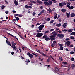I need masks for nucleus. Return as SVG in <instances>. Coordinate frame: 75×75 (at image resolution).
<instances>
[{
    "mask_svg": "<svg viewBox=\"0 0 75 75\" xmlns=\"http://www.w3.org/2000/svg\"><path fill=\"white\" fill-rule=\"evenodd\" d=\"M43 39H45V40L46 41H49V40H51V38H49L47 37V35H44L42 37Z\"/></svg>",
    "mask_w": 75,
    "mask_h": 75,
    "instance_id": "nucleus-1",
    "label": "nucleus"
},
{
    "mask_svg": "<svg viewBox=\"0 0 75 75\" xmlns=\"http://www.w3.org/2000/svg\"><path fill=\"white\" fill-rule=\"evenodd\" d=\"M44 4L47 6L51 5L52 4V2L51 1H49L48 2H45L44 3Z\"/></svg>",
    "mask_w": 75,
    "mask_h": 75,
    "instance_id": "nucleus-2",
    "label": "nucleus"
},
{
    "mask_svg": "<svg viewBox=\"0 0 75 75\" xmlns=\"http://www.w3.org/2000/svg\"><path fill=\"white\" fill-rule=\"evenodd\" d=\"M52 34H53V35H52L50 36H49V37L50 38L56 37V35H57V33L55 31H53V32H52Z\"/></svg>",
    "mask_w": 75,
    "mask_h": 75,
    "instance_id": "nucleus-3",
    "label": "nucleus"
},
{
    "mask_svg": "<svg viewBox=\"0 0 75 75\" xmlns=\"http://www.w3.org/2000/svg\"><path fill=\"white\" fill-rule=\"evenodd\" d=\"M43 35V33H37V34L36 35V37L37 38H38L40 37H41Z\"/></svg>",
    "mask_w": 75,
    "mask_h": 75,
    "instance_id": "nucleus-4",
    "label": "nucleus"
},
{
    "mask_svg": "<svg viewBox=\"0 0 75 75\" xmlns=\"http://www.w3.org/2000/svg\"><path fill=\"white\" fill-rule=\"evenodd\" d=\"M44 25H41L38 27V29L39 30H42L43 28H44Z\"/></svg>",
    "mask_w": 75,
    "mask_h": 75,
    "instance_id": "nucleus-5",
    "label": "nucleus"
},
{
    "mask_svg": "<svg viewBox=\"0 0 75 75\" xmlns=\"http://www.w3.org/2000/svg\"><path fill=\"white\" fill-rule=\"evenodd\" d=\"M67 45L68 46H69L71 45V42L69 41H67L65 43V45Z\"/></svg>",
    "mask_w": 75,
    "mask_h": 75,
    "instance_id": "nucleus-6",
    "label": "nucleus"
},
{
    "mask_svg": "<svg viewBox=\"0 0 75 75\" xmlns=\"http://www.w3.org/2000/svg\"><path fill=\"white\" fill-rule=\"evenodd\" d=\"M12 46H11V47H16V46L15 45H16V43H15L14 42V41H12Z\"/></svg>",
    "mask_w": 75,
    "mask_h": 75,
    "instance_id": "nucleus-7",
    "label": "nucleus"
},
{
    "mask_svg": "<svg viewBox=\"0 0 75 75\" xmlns=\"http://www.w3.org/2000/svg\"><path fill=\"white\" fill-rule=\"evenodd\" d=\"M55 71H55L54 73H57V74H59V72H58L59 71L58 69L57 68V67H55Z\"/></svg>",
    "mask_w": 75,
    "mask_h": 75,
    "instance_id": "nucleus-8",
    "label": "nucleus"
},
{
    "mask_svg": "<svg viewBox=\"0 0 75 75\" xmlns=\"http://www.w3.org/2000/svg\"><path fill=\"white\" fill-rule=\"evenodd\" d=\"M6 41L7 44L8 45H9L10 46H11V44L10 43V42L9 41H8L7 40H6Z\"/></svg>",
    "mask_w": 75,
    "mask_h": 75,
    "instance_id": "nucleus-9",
    "label": "nucleus"
},
{
    "mask_svg": "<svg viewBox=\"0 0 75 75\" xmlns=\"http://www.w3.org/2000/svg\"><path fill=\"white\" fill-rule=\"evenodd\" d=\"M67 24V23H64L63 25H62L63 28H66V26Z\"/></svg>",
    "mask_w": 75,
    "mask_h": 75,
    "instance_id": "nucleus-10",
    "label": "nucleus"
},
{
    "mask_svg": "<svg viewBox=\"0 0 75 75\" xmlns=\"http://www.w3.org/2000/svg\"><path fill=\"white\" fill-rule=\"evenodd\" d=\"M70 16L71 17H74L75 16V13H71Z\"/></svg>",
    "mask_w": 75,
    "mask_h": 75,
    "instance_id": "nucleus-11",
    "label": "nucleus"
},
{
    "mask_svg": "<svg viewBox=\"0 0 75 75\" xmlns=\"http://www.w3.org/2000/svg\"><path fill=\"white\" fill-rule=\"evenodd\" d=\"M14 3L16 5H18V2L16 0H15L14 1Z\"/></svg>",
    "mask_w": 75,
    "mask_h": 75,
    "instance_id": "nucleus-12",
    "label": "nucleus"
},
{
    "mask_svg": "<svg viewBox=\"0 0 75 75\" xmlns=\"http://www.w3.org/2000/svg\"><path fill=\"white\" fill-rule=\"evenodd\" d=\"M61 23L57 24L56 25V26H57L58 27H59L61 26Z\"/></svg>",
    "mask_w": 75,
    "mask_h": 75,
    "instance_id": "nucleus-13",
    "label": "nucleus"
},
{
    "mask_svg": "<svg viewBox=\"0 0 75 75\" xmlns=\"http://www.w3.org/2000/svg\"><path fill=\"white\" fill-rule=\"evenodd\" d=\"M66 10L65 9H62L61 10V11L63 13L66 12Z\"/></svg>",
    "mask_w": 75,
    "mask_h": 75,
    "instance_id": "nucleus-14",
    "label": "nucleus"
},
{
    "mask_svg": "<svg viewBox=\"0 0 75 75\" xmlns=\"http://www.w3.org/2000/svg\"><path fill=\"white\" fill-rule=\"evenodd\" d=\"M39 4H42V2L41 1H39L38 0L36 1Z\"/></svg>",
    "mask_w": 75,
    "mask_h": 75,
    "instance_id": "nucleus-15",
    "label": "nucleus"
},
{
    "mask_svg": "<svg viewBox=\"0 0 75 75\" xmlns=\"http://www.w3.org/2000/svg\"><path fill=\"white\" fill-rule=\"evenodd\" d=\"M70 35H75V32H73L71 33Z\"/></svg>",
    "mask_w": 75,
    "mask_h": 75,
    "instance_id": "nucleus-16",
    "label": "nucleus"
},
{
    "mask_svg": "<svg viewBox=\"0 0 75 75\" xmlns=\"http://www.w3.org/2000/svg\"><path fill=\"white\" fill-rule=\"evenodd\" d=\"M66 16L67 18H69L70 15L68 13H66Z\"/></svg>",
    "mask_w": 75,
    "mask_h": 75,
    "instance_id": "nucleus-17",
    "label": "nucleus"
},
{
    "mask_svg": "<svg viewBox=\"0 0 75 75\" xmlns=\"http://www.w3.org/2000/svg\"><path fill=\"white\" fill-rule=\"evenodd\" d=\"M56 38L55 37H53L52 38V39H51V41H52L53 40H55Z\"/></svg>",
    "mask_w": 75,
    "mask_h": 75,
    "instance_id": "nucleus-18",
    "label": "nucleus"
},
{
    "mask_svg": "<svg viewBox=\"0 0 75 75\" xmlns=\"http://www.w3.org/2000/svg\"><path fill=\"white\" fill-rule=\"evenodd\" d=\"M29 57L30 59H32L33 58V55L32 54L29 55Z\"/></svg>",
    "mask_w": 75,
    "mask_h": 75,
    "instance_id": "nucleus-19",
    "label": "nucleus"
},
{
    "mask_svg": "<svg viewBox=\"0 0 75 75\" xmlns=\"http://www.w3.org/2000/svg\"><path fill=\"white\" fill-rule=\"evenodd\" d=\"M59 6H60L61 7H62L63 6V5L61 3H59Z\"/></svg>",
    "mask_w": 75,
    "mask_h": 75,
    "instance_id": "nucleus-20",
    "label": "nucleus"
},
{
    "mask_svg": "<svg viewBox=\"0 0 75 75\" xmlns=\"http://www.w3.org/2000/svg\"><path fill=\"white\" fill-rule=\"evenodd\" d=\"M40 54L42 55L43 56H46V54H45L43 53L42 52Z\"/></svg>",
    "mask_w": 75,
    "mask_h": 75,
    "instance_id": "nucleus-21",
    "label": "nucleus"
},
{
    "mask_svg": "<svg viewBox=\"0 0 75 75\" xmlns=\"http://www.w3.org/2000/svg\"><path fill=\"white\" fill-rule=\"evenodd\" d=\"M74 8V7L72 6H71L69 8V9L72 10Z\"/></svg>",
    "mask_w": 75,
    "mask_h": 75,
    "instance_id": "nucleus-22",
    "label": "nucleus"
},
{
    "mask_svg": "<svg viewBox=\"0 0 75 75\" xmlns=\"http://www.w3.org/2000/svg\"><path fill=\"white\" fill-rule=\"evenodd\" d=\"M53 44H54L55 45H56L57 44V43H56V41H53Z\"/></svg>",
    "mask_w": 75,
    "mask_h": 75,
    "instance_id": "nucleus-23",
    "label": "nucleus"
},
{
    "mask_svg": "<svg viewBox=\"0 0 75 75\" xmlns=\"http://www.w3.org/2000/svg\"><path fill=\"white\" fill-rule=\"evenodd\" d=\"M15 18L16 20L17 21L19 20V19L18 17H16V16H15Z\"/></svg>",
    "mask_w": 75,
    "mask_h": 75,
    "instance_id": "nucleus-24",
    "label": "nucleus"
},
{
    "mask_svg": "<svg viewBox=\"0 0 75 75\" xmlns=\"http://www.w3.org/2000/svg\"><path fill=\"white\" fill-rule=\"evenodd\" d=\"M70 38L71 39H74L75 38L74 37H73V36H71L70 37Z\"/></svg>",
    "mask_w": 75,
    "mask_h": 75,
    "instance_id": "nucleus-25",
    "label": "nucleus"
},
{
    "mask_svg": "<svg viewBox=\"0 0 75 75\" xmlns=\"http://www.w3.org/2000/svg\"><path fill=\"white\" fill-rule=\"evenodd\" d=\"M29 6H28V5H26L25 6V8H26V9H28V7H29Z\"/></svg>",
    "mask_w": 75,
    "mask_h": 75,
    "instance_id": "nucleus-26",
    "label": "nucleus"
},
{
    "mask_svg": "<svg viewBox=\"0 0 75 75\" xmlns=\"http://www.w3.org/2000/svg\"><path fill=\"white\" fill-rule=\"evenodd\" d=\"M36 13H35V11L33 12V13H32V15L33 16H35V15H36Z\"/></svg>",
    "mask_w": 75,
    "mask_h": 75,
    "instance_id": "nucleus-27",
    "label": "nucleus"
},
{
    "mask_svg": "<svg viewBox=\"0 0 75 75\" xmlns=\"http://www.w3.org/2000/svg\"><path fill=\"white\" fill-rule=\"evenodd\" d=\"M5 8V6L4 5H2V6H1V9H3L4 8Z\"/></svg>",
    "mask_w": 75,
    "mask_h": 75,
    "instance_id": "nucleus-28",
    "label": "nucleus"
},
{
    "mask_svg": "<svg viewBox=\"0 0 75 75\" xmlns=\"http://www.w3.org/2000/svg\"><path fill=\"white\" fill-rule=\"evenodd\" d=\"M7 33V34H8V35H9L11 36H12L13 37H14V35H12L11 34H10L9 33Z\"/></svg>",
    "mask_w": 75,
    "mask_h": 75,
    "instance_id": "nucleus-29",
    "label": "nucleus"
},
{
    "mask_svg": "<svg viewBox=\"0 0 75 75\" xmlns=\"http://www.w3.org/2000/svg\"><path fill=\"white\" fill-rule=\"evenodd\" d=\"M48 11L50 13H51L52 12V11L51 9L49 8L48 9Z\"/></svg>",
    "mask_w": 75,
    "mask_h": 75,
    "instance_id": "nucleus-30",
    "label": "nucleus"
},
{
    "mask_svg": "<svg viewBox=\"0 0 75 75\" xmlns=\"http://www.w3.org/2000/svg\"><path fill=\"white\" fill-rule=\"evenodd\" d=\"M72 68V69H74L75 67V65L74 64H73L71 66Z\"/></svg>",
    "mask_w": 75,
    "mask_h": 75,
    "instance_id": "nucleus-31",
    "label": "nucleus"
},
{
    "mask_svg": "<svg viewBox=\"0 0 75 75\" xmlns=\"http://www.w3.org/2000/svg\"><path fill=\"white\" fill-rule=\"evenodd\" d=\"M63 50V47H60L59 48V50Z\"/></svg>",
    "mask_w": 75,
    "mask_h": 75,
    "instance_id": "nucleus-32",
    "label": "nucleus"
},
{
    "mask_svg": "<svg viewBox=\"0 0 75 75\" xmlns=\"http://www.w3.org/2000/svg\"><path fill=\"white\" fill-rule=\"evenodd\" d=\"M64 37V35L60 34V38H63Z\"/></svg>",
    "mask_w": 75,
    "mask_h": 75,
    "instance_id": "nucleus-33",
    "label": "nucleus"
},
{
    "mask_svg": "<svg viewBox=\"0 0 75 75\" xmlns=\"http://www.w3.org/2000/svg\"><path fill=\"white\" fill-rule=\"evenodd\" d=\"M57 15H57V14H55L54 17V19H56L57 18Z\"/></svg>",
    "mask_w": 75,
    "mask_h": 75,
    "instance_id": "nucleus-34",
    "label": "nucleus"
},
{
    "mask_svg": "<svg viewBox=\"0 0 75 75\" xmlns=\"http://www.w3.org/2000/svg\"><path fill=\"white\" fill-rule=\"evenodd\" d=\"M45 10L43 9L40 12V13H42L44 12Z\"/></svg>",
    "mask_w": 75,
    "mask_h": 75,
    "instance_id": "nucleus-35",
    "label": "nucleus"
},
{
    "mask_svg": "<svg viewBox=\"0 0 75 75\" xmlns=\"http://www.w3.org/2000/svg\"><path fill=\"white\" fill-rule=\"evenodd\" d=\"M67 6V8H68L69 9V8H70V5H68L67 4L66 5Z\"/></svg>",
    "mask_w": 75,
    "mask_h": 75,
    "instance_id": "nucleus-36",
    "label": "nucleus"
},
{
    "mask_svg": "<svg viewBox=\"0 0 75 75\" xmlns=\"http://www.w3.org/2000/svg\"><path fill=\"white\" fill-rule=\"evenodd\" d=\"M68 32H72V30L71 29H70L69 30H68Z\"/></svg>",
    "mask_w": 75,
    "mask_h": 75,
    "instance_id": "nucleus-37",
    "label": "nucleus"
},
{
    "mask_svg": "<svg viewBox=\"0 0 75 75\" xmlns=\"http://www.w3.org/2000/svg\"><path fill=\"white\" fill-rule=\"evenodd\" d=\"M60 35L61 34H57V37H59V38H60L61 37H60Z\"/></svg>",
    "mask_w": 75,
    "mask_h": 75,
    "instance_id": "nucleus-38",
    "label": "nucleus"
},
{
    "mask_svg": "<svg viewBox=\"0 0 75 75\" xmlns=\"http://www.w3.org/2000/svg\"><path fill=\"white\" fill-rule=\"evenodd\" d=\"M62 63L63 64H64V65H66V64H67V63L66 62H63Z\"/></svg>",
    "mask_w": 75,
    "mask_h": 75,
    "instance_id": "nucleus-39",
    "label": "nucleus"
},
{
    "mask_svg": "<svg viewBox=\"0 0 75 75\" xmlns=\"http://www.w3.org/2000/svg\"><path fill=\"white\" fill-rule=\"evenodd\" d=\"M54 21L53 20H52V21H51L50 22V24L52 23H53Z\"/></svg>",
    "mask_w": 75,
    "mask_h": 75,
    "instance_id": "nucleus-40",
    "label": "nucleus"
},
{
    "mask_svg": "<svg viewBox=\"0 0 75 75\" xmlns=\"http://www.w3.org/2000/svg\"><path fill=\"white\" fill-rule=\"evenodd\" d=\"M59 59H60V61H63L62 58V57H59Z\"/></svg>",
    "mask_w": 75,
    "mask_h": 75,
    "instance_id": "nucleus-41",
    "label": "nucleus"
},
{
    "mask_svg": "<svg viewBox=\"0 0 75 75\" xmlns=\"http://www.w3.org/2000/svg\"><path fill=\"white\" fill-rule=\"evenodd\" d=\"M49 31H45V34H47V33H49Z\"/></svg>",
    "mask_w": 75,
    "mask_h": 75,
    "instance_id": "nucleus-42",
    "label": "nucleus"
},
{
    "mask_svg": "<svg viewBox=\"0 0 75 75\" xmlns=\"http://www.w3.org/2000/svg\"><path fill=\"white\" fill-rule=\"evenodd\" d=\"M42 1L44 2H48L49 1L48 0H42Z\"/></svg>",
    "mask_w": 75,
    "mask_h": 75,
    "instance_id": "nucleus-43",
    "label": "nucleus"
},
{
    "mask_svg": "<svg viewBox=\"0 0 75 75\" xmlns=\"http://www.w3.org/2000/svg\"><path fill=\"white\" fill-rule=\"evenodd\" d=\"M74 52H73V51H71L70 52V54H74Z\"/></svg>",
    "mask_w": 75,
    "mask_h": 75,
    "instance_id": "nucleus-44",
    "label": "nucleus"
},
{
    "mask_svg": "<svg viewBox=\"0 0 75 75\" xmlns=\"http://www.w3.org/2000/svg\"><path fill=\"white\" fill-rule=\"evenodd\" d=\"M62 4L63 5L66 6V4L65 2H62Z\"/></svg>",
    "mask_w": 75,
    "mask_h": 75,
    "instance_id": "nucleus-45",
    "label": "nucleus"
},
{
    "mask_svg": "<svg viewBox=\"0 0 75 75\" xmlns=\"http://www.w3.org/2000/svg\"><path fill=\"white\" fill-rule=\"evenodd\" d=\"M50 61H51V60L50 59H47V61H46V62H47V63L48 62H49Z\"/></svg>",
    "mask_w": 75,
    "mask_h": 75,
    "instance_id": "nucleus-46",
    "label": "nucleus"
},
{
    "mask_svg": "<svg viewBox=\"0 0 75 75\" xmlns=\"http://www.w3.org/2000/svg\"><path fill=\"white\" fill-rule=\"evenodd\" d=\"M9 13V11H6L5 12V13L6 14H8Z\"/></svg>",
    "mask_w": 75,
    "mask_h": 75,
    "instance_id": "nucleus-47",
    "label": "nucleus"
},
{
    "mask_svg": "<svg viewBox=\"0 0 75 75\" xmlns=\"http://www.w3.org/2000/svg\"><path fill=\"white\" fill-rule=\"evenodd\" d=\"M12 22H16V19H13V20L12 21Z\"/></svg>",
    "mask_w": 75,
    "mask_h": 75,
    "instance_id": "nucleus-48",
    "label": "nucleus"
},
{
    "mask_svg": "<svg viewBox=\"0 0 75 75\" xmlns=\"http://www.w3.org/2000/svg\"><path fill=\"white\" fill-rule=\"evenodd\" d=\"M40 24H41V23H37L36 26H37L38 25H40Z\"/></svg>",
    "mask_w": 75,
    "mask_h": 75,
    "instance_id": "nucleus-49",
    "label": "nucleus"
},
{
    "mask_svg": "<svg viewBox=\"0 0 75 75\" xmlns=\"http://www.w3.org/2000/svg\"><path fill=\"white\" fill-rule=\"evenodd\" d=\"M65 40L67 41H68V40H70V39L69 38H66Z\"/></svg>",
    "mask_w": 75,
    "mask_h": 75,
    "instance_id": "nucleus-50",
    "label": "nucleus"
},
{
    "mask_svg": "<svg viewBox=\"0 0 75 75\" xmlns=\"http://www.w3.org/2000/svg\"><path fill=\"white\" fill-rule=\"evenodd\" d=\"M61 67H66L67 66H63L62 64L61 65Z\"/></svg>",
    "mask_w": 75,
    "mask_h": 75,
    "instance_id": "nucleus-51",
    "label": "nucleus"
},
{
    "mask_svg": "<svg viewBox=\"0 0 75 75\" xmlns=\"http://www.w3.org/2000/svg\"><path fill=\"white\" fill-rule=\"evenodd\" d=\"M23 16V15H19V17H22Z\"/></svg>",
    "mask_w": 75,
    "mask_h": 75,
    "instance_id": "nucleus-52",
    "label": "nucleus"
},
{
    "mask_svg": "<svg viewBox=\"0 0 75 75\" xmlns=\"http://www.w3.org/2000/svg\"><path fill=\"white\" fill-rule=\"evenodd\" d=\"M54 30V29H51L50 30V31H53Z\"/></svg>",
    "mask_w": 75,
    "mask_h": 75,
    "instance_id": "nucleus-53",
    "label": "nucleus"
},
{
    "mask_svg": "<svg viewBox=\"0 0 75 75\" xmlns=\"http://www.w3.org/2000/svg\"><path fill=\"white\" fill-rule=\"evenodd\" d=\"M26 61H27L29 63H30V60H29V59H27Z\"/></svg>",
    "mask_w": 75,
    "mask_h": 75,
    "instance_id": "nucleus-54",
    "label": "nucleus"
},
{
    "mask_svg": "<svg viewBox=\"0 0 75 75\" xmlns=\"http://www.w3.org/2000/svg\"><path fill=\"white\" fill-rule=\"evenodd\" d=\"M37 30V32H38V33L41 32V31H40L41 30H40V31H39V30Z\"/></svg>",
    "mask_w": 75,
    "mask_h": 75,
    "instance_id": "nucleus-55",
    "label": "nucleus"
},
{
    "mask_svg": "<svg viewBox=\"0 0 75 75\" xmlns=\"http://www.w3.org/2000/svg\"><path fill=\"white\" fill-rule=\"evenodd\" d=\"M13 14H15L16 13V11H13Z\"/></svg>",
    "mask_w": 75,
    "mask_h": 75,
    "instance_id": "nucleus-56",
    "label": "nucleus"
},
{
    "mask_svg": "<svg viewBox=\"0 0 75 75\" xmlns=\"http://www.w3.org/2000/svg\"><path fill=\"white\" fill-rule=\"evenodd\" d=\"M19 16V15H18V14H14L15 16Z\"/></svg>",
    "mask_w": 75,
    "mask_h": 75,
    "instance_id": "nucleus-57",
    "label": "nucleus"
},
{
    "mask_svg": "<svg viewBox=\"0 0 75 75\" xmlns=\"http://www.w3.org/2000/svg\"><path fill=\"white\" fill-rule=\"evenodd\" d=\"M50 20V18H47V19H46V21H49Z\"/></svg>",
    "mask_w": 75,
    "mask_h": 75,
    "instance_id": "nucleus-58",
    "label": "nucleus"
},
{
    "mask_svg": "<svg viewBox=\"0 0 75 75\" xmlns=\"http://www.w3.org/2000/svg\"><path fill=\"white\" fill-rule=\"evenodd\" d=\"M71 60L72 61H74V58H72L71 59Z\"/></svg>",
    "mask_w": 75,
    "mask_h": 75,
    "instance_id": "nucleus-59",
    "label": "nucleus"
},
{
    "mask_svg": "<svg viewBox=\"0 0 75 75\" xmlns=\"http://www.w3.org/2000/svg\"><path fill=\"white\" fill-rule=\"evenodd\" d=\"M51 46L53 47H54L55 46L53 44H52V45H51Z\"/></svg>",
    "mask_w": 75,
    "mask_h": 75,
    "instance_id": "nucleus-60",
    "label": "nucleus"
},
{
    "mask_svg": "<svg viewBox=\"0 0 75 75\" xmlns=\"http://www.w3.org/2000/svg\"><path fill=\"white\" fill-rule=\"evenodd\" d=\"M59 45L60 47H62L63 44H59Z\"/></svg>",
    "mask_w": 75,
    "mask_h": 75,
    "instance_id": "nucleus-61",
    "label": "nucleus"
},
{
    "mask_svg": "<svg viewBox=\"0 0 75 75\" xmlns=\"http://www.w3.org/2000/svg\"><path fill=\"white\" fill-rule=\"evenodd\" d=\"M38 52L40 53V54H41V53H42V52H41L39 50H38Z\"/></svg>",
    "mask_w": 75,
    "mask_h": 75,
    "instance_id": "nucleus-62",
    "label": "nucleus"
},
{
    "mask_svg": "<svg viewBox=\"0 0 75 75\" xmlns=\"http://www.w3.org/2000/svg\"><path fill=\"white\" fill-rule=\"evenodd\" d=\"M58 32H59V34H62V32L60 30L58 31Z\"/></svg>",
    "mask_w": 75,
    "mask_h": 75,
    "instance_id": "nucleus-63",
    "label": "nucleus"
},
{
    "mask_svg": "<svg viewBox=\"0 0 75 75\" xmlns=\"http://www.w3.org/2000/svg\"><path fill=\"white\" fill-rule=\"evenodd\" d=\"M14 53L13 52H12V53H11V54L12 55H13L14 54Z\"/></svg>",
    "mask_w": 75,
    "mask_h": 75,
    "instance_id": "nucleus-64",
    "label": "nucleus"
}]
</instances>
